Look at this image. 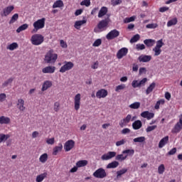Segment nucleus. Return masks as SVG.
<instances>
[{"label": "nucleus", "mask_w": 182, "mask_h": 182, "mask_svg": "<svg viewBox=\"0 0 182 182\" xmlns=\"http://www.w3.org/2000/svg\"><path fill=\"white\" fill-rule=\"evenodd\" d=\"M47 176H48L47 173H41V174L37 176L36 181V182H42V181H43V180H45V178H46Z\"/></svg>", "instance_id": "c85d7f7f"}, {"label": "nucleus", "mask_w": 182, "mask_h": 182, "mask_svg": "<svg viewBox=\"0 0 182 182\" xmlns=\"http://www.w3.org/2000/svg\"><path fill=\"white\" fill-rule=\"evenodd\" d=\"M58 59V54L53 53V50H50L45 56L46 63H55Z\"/></svg>", "instance_id": "f03ea898"}, {"label": "nucleus", "mask_w": 182, "mask_h": 182, "mask_svg": "<svg viewBox=\"0 0 182 182\" xmlns=\"http://www.w3.org/2000/svg\"><path fill=\"white\" fill-rule=\"evenodd\" d=\"M28 26H29V25H28L26 23L21 25L16 29L17 33H21V32H22V31H26V29H28Z\"/></svg>", "instance_id": "473e14b6"}, {"label": "nucleus", "mask_w": 182, "mask_h": 182, "mask_svg": "<svg viewBox=\"0 0 182 182\" xmlns=\"http://www.w3.org/2000/svg\"><path fill=\"white\" fill-rule=\"evenodd\" d=\"M49 87H52V81L46 80L43 82L41 90L42 92H45L46 90H48Z\"/></svg>", "instance_id": "412c9836"}, {"label": "nucleus", "mask_w": 182, "mask_h": 182, "mask_svg": "<svg viewBox=\"0 0 182 182\" xmlns=\"http://www.w3.org/2000/svg\"><path fill=\"white\" fill-rule=\"evenodd\" d=\"M159 26L157 23H149L146 26L147 29H156Z\"/></svg>", "instance_id": "de8ad7c7"}, {"label": "nucleus", "mask_w": 182, "mask_h": 182, "mask_svg": "<svg viewBox=\"0 0 182 182\" xmlns=\"http://www.w3.org/2000/svg\"><path fill=\"white\" fill-rule=\"evenodd\" d=\"M138 60H139L141 63H147L150 62V60H151V55H141L138 58Z\"/></svg>", "instance_id": "2eb2a0df"}, {"label": "nucleus", "mask_w": 182, "mask_h": 182, "mask_svg": "<svg viewBox=\"0 0 182 182\" xmlns=\"http://www.w3.org/2000/svg\"><path fill=\"white\" fill-rule=\"evenodd\" d=\"M109 25V21L107 19L102 20L99 22L97 24V28L100 29V31H105L106 28H107V26Z\"/></svg>", "instance_id": "dca6fc26"}, {"label": "nucleus", "mask_w": 182, "mask_h": 182, "mask_svg": "<svg viewBox=\"0 0 182 182\" xmlns=\"http://www.w3.org/2000/svg\"><path fill=\"white\" fill-rule=\"evenodd\" d=\"M124 143H126V140L122 139V140L116 142V146H117V147H119V146H123V144H124Z\"/></svg>", "instance_id": "e2e57ef3"}, {"label": "nucleus", "mask_w": 182, "mask_h": 182, "mask_svg": "<svg viewBox=\"0 0 182 182\" xmlns=\"http://www.w3.org/2000/svg\"><path fill=\"white\" fill-rule=\"evenodd\" d=\"M122 154H127V157L128 156H134V149H126L122 151Z\"/></svg>", "instance_id": "4c0bfd02"}, {"label": "nucleus", "mask_w": 182, "mask_h": 182, "mask_svg": "<svg viewBox=\"0 0 182 182\" xmlns=\"http://www.w3.org/2000/svg\"><path fill=\"white\" fill-rule=\"evenodd\" d=\"M39 161L41 163H46L48 161V154H42L39 158Z\"/></svg>", "instance_id": "a19ab883"}, {"label": "nucleus", "mask_w": 182, "mask_h": 182, "mask_svg": "<svg viewBox=\"0 0 182 182\" xmlns=\"http://www.w3.org/2000/svg\"><path fill=\"white\" fill-rule=\"evenodd\" d=\"M117 153L115 151H109L107 154H105L102 156L101 159L102 160H110L113 159V157H115V160L117 161H124L126 159H127V155H123L124 154H118L117 155Z\"/></svg>", "instance_id": "f257e3e1"}, {"label": "nucleus", "mask_w": 182, "mask_h": 182, "mask_svg": "<svg viewBox=\"0 0 182 182\" xmlns=\"http://www.w3.org/2000/svg\"><path fill=\"white\" fill-rule=\"evenodd\" d=\"M84 23H86L85 20L76 21L75 23L74 28H75V29H80V26H82V25H84Z\"/></svg>", "instance_id": "f704fd0d"}, {"label": "nucleus", "mask_w": 182, "mask_h": 182, "mask_svg": "<svg viewBox=\"0 0 182 182\" xmlns=\"http://www.w3.org/2000/svg\"><path fill=\"white\" fill-rule=\"evenodd\" d=\"M163 46H164L163 39L156 41V46L152 49V51L154 52V56H159V55H161V48H163Z\"/></svg>", "instance_id": "20e7f679"}, {"label": "nucleus", "mask_w": 182, "mask_h": 182, "mask_svg": "<svg viewBox=\"0 0 182 182\" xmlns=\"http://www.w3.org/2000/svg\"><path fill=\"white\" fill-rule=\"evenodd\" d=\"M147 82V78L144 77L141 80L139 81L137 80H134L132 82V86L134 87V89H136V87H143V86L146 85V83Z\"/></svg>", "instance_id": "0eeeda50"}, {"label": "nucleus", "mask_w": 182, "mask_h": 182, "mask_svg": "<svg viewBox=\"0 0 182 182\" xmlns=\"http://www.w3.org/2000/svg\"><path fill=\"white\" fill-rule=\"evenodd\" d=\"M18 48H19L18 43H12L11 44L7 46L6 49L8 50H15V49H18Z\"/></svg>", "instance_id": "cd10ccee"}, {"label": "nucleus", "mask_w": 182, "mask_h": 182, "mask_svg": "<svg viewBox=\"0 0 182 182\" xmlns=\"http://www.w3.org/2000/svg\"><path fill=\"white\" fill-rule=\"evenodd\" d=\"M60 45L61 48H63L64 49H66V48H68V43L63 40L60 41Z\"/></svg>", "instance_id": "4d7b16f0"}, {"label": "nucleus", "mask_w": 182, "mask_h": 182, "mask_svg": "<svg viewBox=\"0 0 182 182\" xmlns=\"http://www.w3.org/2000/svg\"><path fill=\"white\" fill-rule=\"evenodd\" d=\"M164 170H166V168L164 167V164H161L158 168L159 174H163V173H164Z\"/></svg>", "instance_id": "8fccbe9b"}, {"label": "nucleus", "mask_w": 182, "mask_h": 182, "mask_svg": "<svg viewBox=\"0 0 182 182\" xmlns=\"http://www.w3.org/2000/svg\"><path fill=\"white\" fill-rule=\"evenodd\" d=\"M167 143H168V136H166L161 139L159 144V149H163V147L165 146Z\"/></svg>", "instance_id": "b1692460"}, {"label": "nucleus", "mask_w": 182, "mask_h": 182, "mask_svg": "<svg viewBox=\"0 0 182 182\" xmlns=\"http://www.w3.org/2000/svg\"><path fill=\"white\" fill-rule=\"evenodd\" d=\"M126 173H127V168H124L118 171H117V177H121L122 176H123V174H126Z\"/></svg>", "instance_id": "ea45409f"}, {"label": "nucleus", "mask_w": 182, "mask_h": 182, "mask_svg": "<svg viewBox=\"0 0 182 182\" xmlns=\"http://www.w3.org/2000/svg\"><path fill=\"white\" fill-rule=\"evenodd\" d=\"M93 176L96 178H105V177H107V173L103 168H100L93 173Z\"/></svg>", "instance_id": "423d86ee"}, {"label": "nucleus", "mask_w": 182, "mask_h": 182, "mask_svg": "<svg viewBox=\"0 0 182 182\" xmlns=\"http://www.w3.org/2000/svg\"><path fill=\"white\" fill-rule=\"evenodd\" d=\"M140 105H141L140 102H134V103L131 104L129 106V107L130 109H139L140 108Z\"/></svg>", "instance_id": "79ce46f5"}, {"label": "nucleus", "mask_w": 182, "mask_h": 182, "mask_svg": "<svg viewBox=\"0 0 182 182\" xmlns=\"http://www.w3.org/2000/svg\"><path fill=\"white\" fill-rule=\"evenodd\" d=\"M124 119L125 122L127 123V124L128 123H130V120H132V115L128 114Z\"/></svg>", "instance_id": "338daca9"}, {"label": "nucleus", "mask_w": 182, "mask_h": 182, "mask_svg": "<svg viewBox=\"0 0 182 182\" xmlns=\"http://www.w3.org/2000/svg\"><path fill=\"white\" fill-rule=\"evenodd\" d=\"M119 35H120V32L116 29H114L107 34L106 38L108 41H112V39H115V38H117Z\"/></svg>", "instance_id": "1a4fd4ad"}, {"label": "nucleus", "mask_w": 182, "mask_h": 182, "mask_svg": "<svg viewBox=\"0 0 182 182\" xmlns=\"http://www.w3.org/2000/svg\"><path fill=\"white\" fill-rule=\"evenodd\" d=\"M19 19V14H14L12 16L11 20L9 21V23L10 25H12V23H15L16 22V20Z\"/></svg>", "instance_id": "c9c22d12"}, {"label": "nucleus", "mask_w": 182, "mask_h": 182, "mask_svg": "<svg viewBox=\"0 0 182 182\" xmlns=\"http://www.w3.org/2000/svg\"><path fill=\"white\" fill-rule=\"evenodd\" d=\"M100 45H102V40L100 39H97L92 44L93 46H100Z\"/></svg>", "instance_id": "680f3d73"}, {"label": "nucleus", "mask_w": 182, "mask_h": 182, "mask_svg": "<svg viewBox=\"0 0 182 182\" xmlns=\"http://www.w3.org/2000/svg\"><path fill=\"white\" fill-rule=\"evenodd\" d=\"M55 112H59L60 109V104L59 103V102H55L54 103V107H53Z\"/></svg>", "instance_id": "864d4df0"}, {"label": "nucleus", "mask_w": 182, "mask_h": 182, "mask_svg": "<svg viewBox=\"0 0 182 182\" xmlns=\"http://www.w3.org/2000/svg\"><path fill=\"white\" fill-rule=\"evenodd\" d=\"M122 134H129L130 133V129L124 128L121 132Z\"/></svg>", "instance_id": "69168bd1"}, {"label": "nucleus", "mask_w": 182, "mask_h": 182, "mask_svg": "<svg viewBox=\"0 0 182 182\" xmlns=\"http://www.w3.org/2000/svg\"><path fill=\"white\" fill-rule=\"evenodd\" d=\"M154 87H156V82H152L146 89V94L150 95L151 92L154 90Z\"/></svg>", "instance_id": "2f4dec72"}, {"label": "nucleus", "mask_w": 182, "mask_h": 182, "mask_svg": "<svg viewBox=\"0 0 182 182\" xmlns=\"http://www.w3.org/2000/svg\"><path fill=\"white\" fill-rule=\"evenodd\" d=\"M122 2V0L112 1V6H116L117 5H120Z\"/></svg>", "instance_id": "0e129e2a"}, {"label": "nucleus", "mask_w": 182, "mask_h": 182, "mask_svg": "<svg viewBox=\"0 0 182 182\" xmlns=\"http://www.w3.org/2000/svg\"><path fill=\"white\" fill-rule=\"evenodd\" d=\"M63 149V145L62 144H58V146L54 147L53 154V156H56L59 151H62V149Z\"/></svg>", "instance_id": "bb28decb"}, {"label": "nucleus", "mask_w": 182, "mask_h": 182, "mask_svg": "<svg viewBox=\"0 0 182 182\" xmlns=\"http://www.w3.org/2000/svg\"><path fill=\"white\" fill-rule=\"evenodd\" d=\"M126 88V85L122 84L116 87L115 92H120V90H123V89Z\"/></svg>", "instance_id": "603ef678"}, {"label": "nucleus", "mask_w": 182, "mask_h": 182, "mask_svg": "<svg viewBox=\"0 0 182 182\" xmlns=\"http://www.w3.org/2000/svg\"><path fill=\"white\" fill-rule=\"evenodd\" d=\"M11 123V118L5 116L0 117V124H9Z\"/></svg>", "instance_id": "5701e85b"}, {"label": "nucleus", "mask_w": 182, "mask_h": 182, "mask_svg": "<svg viewBox=\"0 0 182 182\" xmlns=\"http://www.w3.org/2000/svg\"><path fill=\"white\" fill-rule=\"evenodd\" d=\"M145 141H146V137L144 136H139L134 139V143H143Z\"/></svg>", "instance_id": "37998d69"}, {"label": "nucleus", "mask_w": 182, "mask_h": 182, "mask_svg": "<svg viewBox=\"0 0 182 182\" xmlns=\"http://www.w3.org/2000/svg\"><path fill=\"white\" fill-rule=\"evenodd\" d=\"M156 129H157V125L149 126L146 129V133H150V132H153Z\"/></svg>", "instance_id": "09e8293b"}, {"label": "nucleus", "mask_w": 182, "mask_h": 182, "mask_svg": "<svg viewBox=\"0 0 182 182\" xmlns=\"http://www.w3.org/2000/svg\"><path fill=\"white\" fill-rule=\"evenodd\" d=\"M11 137L9 134H0V143L5 142Z\"/></svg>", "instance_id": "72a5a7b5"}, {"label": "nucleus", "mask_w": 182, "mask_h": 182, "mask_svg": "<svg viewBox=\"0 0 182 182\" xmlns=\"http://www.w3.org/2000/svg\"><path fill=\"white\" fill-rule=\"evenodd\" d=\"M46 143L47 144H55V138L47 139Z\"/></svg>", "instance_id": "052dcab7"}, {"label": "nucleus", "mask_w": 182, "mask_h": 182, "mask_svg": "<svg viewBox=\"0 0 182 182\" xmlns=\"http://www.w3.org/2000/svg\"><path fill=\"white\" fill-rule=\"evenodd\" d=\"M129 53V49L127 48H122L119 50H118L117 53V59H122L124 56H126Z\"/></svg>", "instance_id": "4468645a"}, {"label": "nucleus", "mask_w": 182, "mask_h": 182, "mask_svg": "<svg viewBox=\"0 0 182 182\" xmlns=\"http://www.w3.org/2000/svg\"><path fill=\"white\" fill-rule=\"evenodd\" d=\"M119 167V162L117 161H114L107 166V168H116Z\"/></svg>", "instance_id": "7c9ffc66"}, {"label": "nucleus", "mask_w": 182, "mask_h": 182, "mask_svg": "<svg viewBox=\"0 0 182 182\" xmlns=\"http://www.w3.org/2000/svg\"><path fill=\"white\" fill-rule=\"evenodd\" d=\"M107 90L105 89H101L97 92L96 97H97V99H102L106 97V96H107Z\"/></svg>", "instance_id": "a211bd4d"}, {"label": "nucleus", "mask_w": 182, "mask_h": 182, "mask_svg": "<svg viewBox=\"0 0 182 182\" xmlns=\"http://www.w3.org/2000/svg\"><path fill=\"white\" fill-rule=\"evenodd\" d=\"M106 14H107V7H102L98 13V18H103Z\"/></svg>", "instance_id": "a878e982"}, {"label": "nucleus", "mask_w": 182, "mask_h": 182, "mask_svg": "<svg viewBox=\"0 0 182 182\" xmlns=\"http://www.w3.org/2000/svg\"><path fill=\"white\" fill-rule=\"evenodd\" d=\"M45 21H46V19L45 18H43L35 21L33 24V26L34 28V29L33 30V33L38 32L39 29H43V28H45Z\"/></svg>", "instance_id": "39448f33"}, {"label": "nucleus", "mask_w": 182, "mask_h": 182, "mask_svg": "<svg viewBox=\"0 0 182 182\" xmlns=\"http://www.w3.org/2000/svg\"><path fill=\"white\" fill-rule=\"evenodd\" d=\"M14 82V78L11 77L9 78L7 80H6L3 84H2V87H6L8 85H11Z\"/></svg>", "instance_id": "c03bdc74"}, {"label": "nucleus", "mask_w": 182, "mask_h": 182, "mask_svg": "<svg viewBox=\"0 0 182 182\" xmlns=\"http://www.w3.org/2000/svg\"><path fill=\"white\" fill-rule=\"evenodd\" d=\"M17 107L21 112H24L25 109H26V107H25V100L22 99H18Z\"/></svg>", "instance_id": "aec40b11"}, {"label": "nucleus", "mask_w": 182, "mask_h": 182, "mask_svg": "<svg viewBox=\"0 0 182 182\" xmlns=\"http://www.w3.org/2000/svg\"><path fill=\"white\" fill-rule=\"evenodd\" d=\"M63 1L62 0H58L55 2H54L53 5V9H56V8H62L63 7Z\"/></svg>", "instance_id": "c756f323"}, {"label": "nucleus", "mask_w": 182, "mask_h": 182, "mask_svg": "<svg viewBox=\"0 0 182 182\" xmlns=\"http://www.w3.org/2000/svg\"><path fill=\"white\" fill-rule=\"evenodd\" d=\"M147 72V70L146 69V68L142 67L139 68V75H143V73L146 74Z\"/></svg>", "instance_id": "13d9d810"}, {"label": "nucleus", "mask_w": 182, "mask_h": 182, "mask_svg": "<svg viewBox=\"0 0 182 182\" xmlns=\"http://www.w3.org/2000/svg\"><path fill=\"white\" fill-rule=\"evenodd\" d=\"M164 100H160L158 102H156V104L155 105V109L156 110H159L160 109V105H164Z\"/></svg>", "instance_id": "3c124183"}, {"label": "nucleus", "mask_w": 182, "mask_h": 182, "mask_svg": "<svg viewBox=\"0 0 182 182\" xmlns=\"http://www.w3.org/2000/svg\"><path fill=\"white\" fill-rule=\"evenodd\" d=\"M136 20V16H133L129 18H126L124 20V23H129V22H134Z\"/></svg>", "instance_id": "49530a36"}, {"label": "nucleus", "mask_w": 182, "mask_h": 182, "mask_svg": "<svg viewBox=\"0 0 182 182\" xmlns=\"http://www.w3.org/2000/svg\"><path fill=\"white\" fill-rule=\"evenodd\" d=\"M143 126V123H141V121L136 120L132 123V128L134 130H139V129H141V127Z\"/></svg>", "instance_id": "4be33fe9"}, {"label": "nucleus", "mask_w": 182, "mask_h": 182, "mask_svg": "<svg viewBox=\"0 0 182 182\" xmlns=\"http://www.w3.org/2000/svg\"><path fill=\"white\" fill-rule=\"evenodd\" d=\"M140 39V35L139 34H136L135 36H134L131 40H130V43H135V42H137V41H139Z\"/></svg>", "instance_id": "a18cd8bd"}, {"label": "nucleus", "mask_w": 182, "mask_h": 182, "mask_svg": "<svg viewBox=\"0 0 182 182\" xmlns=\"http://www.w3.org/2000/svg\"><path fill=\"white\" fill-rule=\"evenodd\" d=\"M77 167H85L87 166V161L86 160H81L76 163Z\"/></svg>", "instance_id": "e433bc0d"}, {"label": "nucleus", "mask_w": 182, "mask_h": 182, "mask_svg": "<svg viewBox=\"0 0 182 182\" xmlns=\"http://www.w3.org/2000/svg\"><path fill=\"white\" fill-rule=\"evenodd\" d=\"M6 100V94L5 93H1L0 94V102H5V100Z\"/></svg>", "instance_id": "bf43d9fd"}, {"label": "nucleus", "mask_w": 182, "mask_h": 182, "mask_svg": "<svg viewBox=\"0 0 182 182\" xmlns=\"http://www.w3.org/2000/svg\"><path fill=\"white\" fill-rule=\"evenodd\" d=\"M75 147V141L70 139L67 141L64 144L65 151H70Z\"/></svg>", "instance_id": "9b49d317"}, {"label": "nucleus", "mask_w": 182, "mask_h": 182, "mask_svg": "<svg viewBox=\"0 0 182 182\" xmlns=\"http://www.w3.org/2000/svg\"><path fill=\"white\" fill-rule=\"evenodd\" d=\"M80 5L90 6V0H84L80 3Z\"/></svg>", "instance_id": "5fc2aeb1"}, {"label": "nucleus", "mask_w": 182, "mask_h": 182, "mask_svg": "<svg viewBox=\"0 0 182 182\" xmlns=\"http://www.w3.org/2000/svg\"><path fill=\"white\" fill-rule=\"evenodd\" d=\"M80 99L81 95L80 94H77L74 97V107L75 110H79L80 109Z\"/></svg>", "instance_id": "f8f14e48"}, {"label": "nucleus", "mask_w": 182, "mask_h": 182, "mask_svg": "<svg viewBox=\"0 0 182 182\" xmlns=\"http://www.w3.org/2000/svg\"><path fill=\"white\" fill-rule=\"evenodd\" d=\"M177 22H178L177 18H174L168 21L167 26L168 28H170V26H173V25H177Z\"/></svg>", "instance_id": "58836bf2"}, {"label": "nucleus", "mask_w": 182, "mask_h": 182, "mask_svg": "<svg viewBox=\"0 0 182 182\" xmlns=\"http://www.w3.org/2000/svg\"><path fill=\"white\" fill-rule=\"evenodd\" d=\"M15 9L14 6H9L3 9V12H1V16H8Z\"/></svg>", "instance_id": "ddd939ff"}, {"label": "nucleus", "mask_w": 182, "mask_h": 182, "mask_svg": "<svg viewBox=\"0 0 182 182\" xmlns=\"http://www.w3.org/2000/svg\"><path fill=\"white\" fill-rule=\"evenodd\" d=\"M73 66H75L73 63L65 61V64L60 68V73H65V72H68V70H71V69H73Z\"/></svg>", "instance_id": "6e6552de"}, {"label": "nucleus", "mask_w": 182, "mask_h": 182, "mask_svg": "<svg viewBox=\"0 0 182 182\" xmlns=\"http://www.w3.org/2000/svg\"><path fill=\"white\" fill-rule=\"evenodd\" d=\"M141 117H144V119H147V120H151V119H153L154 117V113L149 112V111H144L142 113H141Z\"/></svg>", "instance_id": "6ab92c4d"}, {"label": "nucleus", "mask_w": 182, "mask_h": 182, "mask_svg": "<svg viewBox=\"0 0 182 182\" xmlns=\"http://www.w3.org/2000/svg\"><path fill=\"white\" fill-rule=\"evenodd\" d=\"M182 129V118H179V122H178L173 128L171 130V133H173V134H177V133H180Z\"/></svg>", "instance_id": "9d476101"}, {"label": "nucleus", "mask_w": 182, "mask_h": 182, "mask_svg": "<svg viewBox=\"0 0 182 182\" xmlns=\"http://www.w3.org/2000/svg\"><path fill=\"white\" fill-rule=\"evenodd\" d=\"M136 49L137 50H144V49H146V46L144 44H136Z\"/></svg>", "instance_id": "6e6d98bb"}, {"label": "nucleus", "mask_w": 182, "mask_h": 182, "mask_svg": "<svg viewBox=\"0 0 182 182\" xmlns=\"http://www.w3.org/2000/svg\"><path fill=\"white\" fill-rule=\"evenodd\" d=\"M56 70V67L55 66H47L42 69V72L43 73H48L50 75H52V73H55V71Z\"/></svg>", "instance_id": "f3484780"}, {"label": "nucleus", "mask_w": 182, "mask_h": 182, "mask_svg": "<svg viewBox=\"0 0 182 182\" xmlns=\"http://www.w3.org/2000/svg\"><path fill=\"white\" fill-rule=\"evenodd\" d=\"M144 43L148 48H151V46H154V44L156 43V40L146 39L144 41Z\"/></svg>", "instance_id": "393cba45"}, {"label": "nucleus", "mask_w": 182, "mask_h": 182, "mask_svg": "<svg viewBox=\"0 0 182 182\" xmlns=\"http://www.w3.org/2000/svg\"><path fill=\"white\" fill-rule=\"evenodd\" d=\"M127 124V123L126 122V121L123 119L119 122V126L120 127H124V126H126Z\"/></svg>", "instance_id": "774afa93"}, {"label": "nucleus", "mask_w": 182, "mask_h": 182, "mask_svg": "<svg viewBox=\"0 0 182 182\" xmlns=\"http://www.w3.org/2000/svg\"><path fill=\"white\" fill-rule=\"evenodd\" d=\"M43 41H45V38L41 34H34L31 38L32 45H34L35 46L42 45V43H43Z\"/></svg>", "instance_id": "7ed1b4c3"}]
</instances>
